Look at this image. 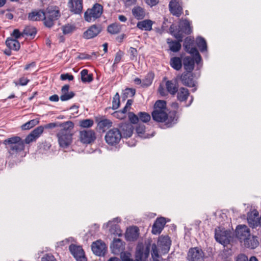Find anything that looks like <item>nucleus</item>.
<instances>
[{"label": "nucleus", "instance_id": "nucleus-56", "mask_svg": "<svg viewBox=\"0 0 261 261\" xmlns=\"http://www.w3.org/2000/svg\"><path fill=\"white\" fill-rule=\"evenodd\" d=\"M36 139L34 137V136L31 133L29 135H28L25 138L24 140H23L24 141V144H29L31 142H32L34 141H35Z\"/></svg>", "mask_w": 261, "mask_h": 261}, {"label": "nucleus", "instance_id": "nucleus-42", "mask_svg": "<svg viewBox=\"0 0 261 261\" xmlns=\"http://www.w3.org/2000/svg\"><path fill=\"white\" fill-rule=\"evenodd\" d=\"M135 89L126 88L122 91V99L125 100L128 97H132L135 95Z\"/></svg>", "mask_w": 261, "mask_h": 261}, {"label": "nucleus", "instance_id": "nucleus-38", "mask_svg": "<svg viewBox=\"0 0 261 261\" xmlns=\"http://www.w3.org/2000/svg\"><path fill=\"white\" fill-rule=\"evenodd\" d=\"M121 25L118 23H113L109 25L107 27V31L112 35L117 34L120 32Z\"/></svg>", "mask_w": 261, "mask_h": 261}, {"label": "nucleus", "instance_id": "nucleus-27", "mask_svg": "<svg viewBox=\"0 0 261 261\" xmlns=\"http://www.w3.org/2000/svg\"><path fill=\"white\" fill-rule=\"evenodd\" d=\"M139 236V229L137 226H133L128 229L125 233V238L127 241L136 240Z\"/></svg>", "mask_w": 261, "mask_h": 261}, {"label": "nucleus", "instance_id": "nucleus-40", "mask_svg": "<svg viewBox=\"0 0 261 261\" xmlns=\"http://www.w3.org/2000/svg\"><path fill=\"white\" fill-rule=\"evenodd\" d=\"M108 225H110V231L111 233L120 237L122 236V230L119 225L117 224H112V222L109 221L108 223Z\"/></svg>", "mask_w": 261, "mask_h": 261}, {"label": "nucleus", "instance_id": "nucleus-63", "mask_svg": "<svg viewBox=\"0 0 261 261\" xmlns=\"http://www.w3.org/2000/svg\"><path fill=\"white\" fill-rule=\"evenodd\" d=\"M60 123L58 124L57 123H49L44 125L43 127H44V129H51L57 126L60 127Z\"/></svg>", "mask_w": 261, "mask_h": 261}, {"label": "nucleus", "instance_id": "nucleus-60", "mask_svg": "<svg viewBox=\"0 0 261 261\" xmlns=\"http://www.w3.org/2000/svg\"><path fill=\"white\" fill-rule=\"evenodd\" d=\"M129 53L131 56V60H134V58H136L138 54L137 50L136 48L133 47H130L129 48Z\"/></svg>", "mask_w": 261, "mask_h": 261}, {"label": "nucleus", "instance_id": "nucleus-41", "mask_svg": "<svg viewBox=\"0 0 261 261\" xmlns=\"http://www.w3.org/2000/svg\"><path fill=\"white\" fill-rule=\"evenodd\" d=\"M154 76V75L153 72H148L145 76V79L142 80V87H146L149 86L152 83Z\"/></svg>", "mask_w": 261, "mask_h": 261}, {"label": "nucleus", "instance_id": "nucleus-8", "mask_svg": "<svg viewBox=\"0 0 261 261\" xmlns=\"http://www.w3.org/2000/svg\"><path fill=\"white\" fill-rule=\"evenodd\" d=\"M105 138L108 144L113 146L119 143L122 138V134L118 128H113L106 133Z\"/></svg>", "mask_w": 261, "mask_h": 261}, {"label": "nucleus", "instance_id": "nucleus-24", "mask_svg": "<svg viewBox=\"0 0 261 261\" xmlns=\"http://www.w3.org/2000/svg\"><path fill=\"white\" fill-rule=\"evenodd\" d=\"M178 117L177 116V112L175 110L171 111L167 114V118L165 121V125L166 127H171L176 124L178 121Z\"/></svg>", "mask_w": 261, "mask_h": 261}, {"label": "nucleus", "instance_id": "nucleus-58", "mask_svg": "<svg viewBox=\"0 0 261 261\" xmlns=\"http://www.w3.org/2000/svg\"><path fill=\"white\" fill-rule=\"evenodd\" d=\"M60 79L62 81H65L68 80L69 81H72L74 79V76L72 74L69 73L62 74L60 76Z\"/></svg>", "mask_w": 261, "mask_h": 261}, {"label": "nucleus", "instance_id": "nucleus-45", "mask_svg": "<svg viewBox=\"0 0 261 261\" xmlns=\"http://www.w3.org/2000/svg\"><path fill=\"white\" fill-rule=\"evenodd\" d=\"M166 101L163 100H157L154 105V109L158 111L166 110Z\"/></svg>", "mask_w": 261, "mask_h": 261}, {"label": "nucleus", "instance_id": "nucleus-47", "mask_svg": "<svg viewBox=\"0 0 261 261\" xmlns=\"http://www.w3.org/2000/svg\"><path fill=\"white\" fill-rule=\"evenodd\" d=\"M136 131L139 137L142 138H148V136L145 135V126L144 124H139L136 127Z\"/></svg>", "mask_w": 261, "mask_h": 261}, {"label": "nucleus", "instance_id": "nucleus-62", "mask_svg": "<svg viewBox=\"0 0 261 261\" xmlns=\"http://www.w3.org/2000/svg\"><path fill=\"white\" fill-rule=\"evenodd\" d=\"M125 7H129L135 4L137 2V0H123Z\"/></svg>", "mask_w": 261, "mask_h": 261}, {"label": "nucleus", "instance_id": "nucleus-2", "mask_svg": "<svg viewBox=\"0 0 261 261\" xmlns=\"http://www.w3.org/2000/svg\"><path fill=\"white\" fill-rule=\"evenodd\" d=\"M169 31L174 37L179 39V41H182L185 35H189L192 32V28L189 21L186 19L180 20L178 25L171 24Z\"/></svg>", "mask_w": 261, "mask_h": 261}, {"label": "nucleus", "instance_id": "nucleus-35", "mask_svg": "<svg viewBox=\"0 0 261 261\" xmlns=\"http://www.w3.org/2000/svg\"><path fill=\"white\" fill-rule=\"evenodd\" d=\"M196 44L198 47L199 50L201 53L206 51L207 50V43L206 40L201 36H198L196 38L195 40Z\"/></svg>", "mask_w": 261, "mask_h": 261}, {"label": "nucleus", "instance_id": "nucleus-61", "mask_svg": "<svg viewBox=\"0 0 261 261\" xmlns=\"http://www.w3.org/2000/svg\"><path fill=\"white\" fill-rule=\"evenodd\" d=\"M155 222L159 224L160 226H162L163 228H164L166 223V219L164 217L157 218Z\"/></svg>", "mask_w": 261, "mask_h": 261}, {"label": "nucleus", "instance_id": "nucleus-28", "mask_svg": "<svg viewBox=\"0 0 261 261\" xmlns=\"http://www.w3.org/2000/svg\"><path fill=\"white\" fill-rule=\"evenodd\" d=\"M182 57L183 55H181L179 57H174L170 60V65L172 68L176 71L180 70L182 67Z\"/></svg>", "mask_w": 261, "mask_h": 261}, {"label": "nucleus", "instance_id": "nucleus-21", "mask_svg": "<svg viewBox=\"0 0 261 261\" xmlns=\"http://www.w3.org/2000/svg\"><path fill=\"white\" fill-rule=\"evenodd\" d=\"M130 123H121L119 124V129L122 134V138L130 137L133 133L134 127Z\"/></svg>", "mask_w": 261, "mask_h": 261}, {"label": "nucleus", "instance_id": "nucleus-59", "mask_svg": "<svg viewBox=\"0 0 261 261\" xmlns=\"http://www.w3.org/2000/svg\"><path fill=\"white\" fill-rule=\"evenodd\" d=\"M63 33L64 34H68L73 31V27L71 25H65L63 27Z\"/></svg>", "mask_w": 261, "mask_h": 261}, {"label": "nucleus", "instance_id": "nucleus-4", "mask_svg": "<svg viewBox=\"0 0 261 261\" xmlns=\"http://www.w3.org/2000/svg\"><path fill=\"white\" fill-rule=\"evenodd\" d=\"M61 16L60 11L57 6H50L44 11V24L50 28L55 24V21Z\"/></svg>", "mask_w": 261, "mask_h": 261}, {"label": "nucleus", "instance_id": "nucleus-48", "mask_svg": "<svg viewBox=\"0 0 261 261\" xmlns=\"http://www.w3.org/2000/svg\"><path fill=\"white\" fill-rule=\"evenodd\" d=\"M120 103L119 94L117 92L113 98L112 109L114 110L117 109L120 106Z\"/></svg>", "mask_w": 261, "mask_h": 261}, {"label": "nucleus", "instance_id": "nucleus-20", "mask_svg": "<svg viewBox=\"0 0 261 261\" xmlns=\"http://www.w3.org/2000/svg\"><path fill=\"white\" fill-rule=\"evenodd\" d=\"M158 243L164 254L167 253L168 252L171 244V241L169 236H160L159 238Z\"/></svg>", "mask_w": 261, "mask_h": 261}, {"label": "nucleus", "instance_id": "nucleus-5", "mask_svg": "<svg viewBox=\"0 0 261 261\" xmlns=\"http://www.w3.org/2000/svg\"><path fill=\"white\" fill-rule=\"evenodd\" d=\"M191 56H184L182 57V66L184 72H192L194 69L195 64H196V70H200L202 67V59L201 57L200 61L197 59V55H191Z\"/></svg>", "mask_w": 261, "mask_h": 261}, {"label": "nucleus", "instance_id": "nucleus-6", "mask_svg": "<svg viewBox=\"0 0 261 261\" xmlns=\"http://www.w3.org/2000/svg\"><path fill=\"white\" fill-rule=\"evenodd\" d=\"M102 12V6L98 3H95L91 8L88 9L85 12L84 19L89 22L94 21L101 16Z\"/></svg>", "mask_w": 261, "mask_h": 261}, {"label": "nucleus", "instance_id": "nucleus-32", "mask_svg": "<svg viewBox=\"0 0 261 261\" xmlns=\"http://www.w3.org/2000/svg\"><path fill=\"white\" fill-rule=\"evenodd\" d=\"M176 94H177V99L180 102L186 101L190 96L189 90L184 87L178 89Z\"/></svg>", "mask_w": 261, "mask_h": 261}, {"label": "nucleus", "instance_id": "nucleus-34", "mask_svg": "<svg viewBox=\"0 0 261 261\" xmlns=\"http://www.w3.org/2000/svg\"><path fill=\"white\" fill-rule=\"evenodd\" d=\"M153 22L150 19H145L139 21L137 24V27L141 30L150 31L152 30Z\"/></svg>", "mask_w": 261, "mask_h": 261}, {"label": "nucleus", "instance_id": "nucleus-19", "mask_svg": "<svg viewBox=\"0 0 261 261\" xmlns=\"http://www.w3.org/2000/svg\"><path fill=\"white\" fill-rule=\"evenodd\" d=\"M68 7L72 13L80 14L83 10V0H69Z\"/></svg>", "mask_w": 261, "mask_h": 261}, {"label": "nucleus", "instance_id": "nucleus-18", "mask_svg": "<svg viewBox=\"0 0 261 261\" xmlns=\"http://www.w3.org/2000/svg\"><path fill=\"white\" fill-rule=\"evenodd\" d=\"M203 252L201 249L198 248H191L188 252L189 261H203Z\"/></svg>", "mask_w": 261, "mask_h": 261}, {"label": "nucleus", "instance_id": "nucleus-15", "mask_svg": "<svg viewBox=\"0 0 261 261\" xmlns=\"http://www.w3.org/2000/svg\"><path fill=\"white\" fill-rule=\"evenodd\" d=\"M102 30V27L100 24H92L84 32L83 37L86 39H92L96 37Z\"/></svg>", "mask_w": 261, "mask_h": 261}, {"label": "nucleus", "instance_id": "nucleus-46", "mask_svg": "<svg viewBox=\"0 0 261 261\" xmlns=\"http://www.w3.org/2000/svg\"><path fill=\"white\" fill-rule=\"evenodd\" d=\"M112 125V122L108 119H103L98 123V126L100 129H104L105 128H109Z\"/></svg>", "mask_w": 261, "mask_h": 261}, {"label": "nucleus", "instance_id": "nucleus-54", "mask_svg": "<svg viewBox=\"0 0 261 261\" xmlns=\"http://www.w3.org/2000/svg\"><path fill=\"white\" fill-rule=\"evenodd\" d=\"M11 36L14 37V39L17 40L21 37H23V32H20L18 29H14L11 34Z\"/></svg>", "mask_w": 261, "mask_h": 261}, {"label": "nucleus", "instance_id": "nucleus-26", "mask_svg": "<svg viewBox=\"0 0 261 261\" xmlns=\"http://www.w3.org/2000/svg\"><path fill=\"white\" fill-rule=\"evenodd\" d=\"M151 115L153 120L158 122H164L167 118L166 110L158 111L153 110Z\"/></svg>", "mask_w": 261, "mask_h": 261}, {"label": "nucleus", "instance_id": "nucleus-16", "mask_svg": "<svg viewBox=\"0 0 261 261\" xmlns=\"http://www.w3.org/2000/svg\"><path fill=\"white\" fill-rule=\"evenodd\" d=\"M91 249L93 253L97 256H104L107 252V247L101 240H97L93 242Z\"/></svg>", "mask_w": 261, "mask_h": 261}, {"label": "nucleus", "instance_id": "nucleus-13", "mask_svg": "<svg viewBox=\"0 0 261 261\" xmlns=\"http://www.w3.org/2000/svg\"><path fill=\"white\" fill-rule=\"evenodd\" d=\"M95 132L92 129H84L80 132V140L85 144H91L96 140Z\"/></svg>", "mask_w": 261, "mask_h": 261}, {"label": "nucleus", "instance_id": "nucleus-39", "mask_svg": "<svg viewBox=\"0 0 261 261\" xmlns=\"http://www.w3.org/2000/svg\"><path fill=\"white\" fill-rule=\"evenodd\" d=\"M81 81L84 83H91L93 80L92 74H88V70L86 69H83L81 71Z\"/></svg>", "mask_w": 261, "mask_h": 261}, {"label": "nucleus", "instance_id": "nucleus-53", "mask_svg": "<svg viewBox=\"0 0 261 261\" xmlns=\"http://www.w3.org/2000/svg\"><path fill=\"white\" fill-rule=\"evenodd\" d=\"M123 52L120 50H119L116 53L114 59V62L113 65V67L115 66V64H117L118 63L120 62L122 56H123Z\"/></svg>", "mask_w": 261, "mask_h": 261}, {"label": "nucleus", "instance_id": "nucleus-31", "mask_svg": "<svg viewBox=\"0 0 261 261\" xmlns=\"http://www.w3.org/2000/svg\"><path fill=\"white\" fill-rule=\"evenodd\" d=\"M177 41L173 40L170 38L167 39V43L169 45L170 50L173 53H177L181 49V44L182 41H179L178 39H176Z\"/></svg>", "mask_w": 261, "mask_h": 261}, {"label": "nucleus", "instance_id": "nucleus-51", "mask_svg": "<svg viewBox=\"0 0 261 261\" xmlns=\"http://www.w3.org/2000/svg\"><path fill=\"white\" fill-rule=\"evenodd\" d=\"M163 229V228L162 226H160L159 224L154 222L152 227L151 232L153 234H160Z\"/></svg>", "mask_w": 261, "mask_h": 261}, {"label": "nucleus", "instance_id": "nucleus-7", "mask_svg": "<svg viewBox=\"0 0 261 261\" xmlns=\"http://www.w3.org/2000/svg\"><path fill=\"white\" fill-rule=\"evenodd\" d=\"M215 238L217 242L226 246L230 243L231 239V232L228 230L221 229L220 227L216 228Z\"/></svg>", "mask_w": 261, "mask_h": 261}, {"label": "nucleus", "instance_id": "nucleus-22", "mask_svg": "<svg viewBox=\"0 0 261 261\" xmlns=\"http://www.w3.org/2000/svg\"><path fill=\"white\" fill-rule=\"evenodd\" d=\"M166 88L167 92L172 95H174L178 90V79L177 77L173 78L171 80H168L166 82Z\"/></svg>", "mask_w": 261, "mask_h": 261}, {"label": "nucleus", "instance_id": "nucleus-17", "mask_svg": "<svg viewBox=\"0 0 261 261\" xmlns=\"http://www.w3.org/2000/svg\"><path fill=\"white\" fill-rule=\"evenodd\" d=\"M235 234L238 239L244 241L250 237V229L245 225H239L236 227Z\"/></svg>", "mask_w": 261, "mask_h": 261}, {"label": "nucleus", "instance_id": "nucleus-64", "mask_svg": "<svg viewBox=\"0 0 261 261\" xmlns=\"http://www.w3.org/2000/svg\"><path fill=\"white\" fill-rule=\"evenodd\" d=\"M29 82V80L24 77L19 79V83L21 86H25Z\"/></svg>", "mask_w": 261, "mask_h": 261}, {"label": "nucleus", "instance_id": "nucleus-1", "mask_svg": "<svg viewBox=\"0 0 261 261\" xmlns=\"http://www.w3.org/2000/svg\"><path fill=\"white\" fill-rule=\"evenodd\" d=\"M60 127L62 129L57 134L59 145L61 147L67 148L72 142L73 134L71 130L73 128L74 124L68 121L60 123Z\"/></svg>", "mask_w": 261, "mask_h": 261}, {"label": "nucleus", "instance_id": "nucleus-33", "mask_svg": "<svg viewBox=\"0 0 261 261\" xmlns=\"http://www.w3.org/2000/svg\"><path fill=\"white\" fill-rule=\"evenodd\" d=\"M132 12L134 17L138 20L142 19L145 16V9L140 6H137L134 7L133 8Z\"/></svg>", "mask_w": 261, "mask_h": 261}, {"label": "nucleus", "instance_id": "nucleus-43", "mask_svg": "<svg viewBox=\"0 0 261 261\" xmlns=\"http://www.w3.org/2000/svg\"><path fill=\"white\" fill-rule=\"evenodd\" d=\"M39 123V120L37 119H32L26 122L21 126V129L23 130L30 129L37 125Z\"/></svg>", "mask_w": 261, "mask_h": 261}, {"label": "nucleus", "instance_id": "nucleus-14", "mask_svg": "<svg viewBox=\"0 0 261 261\" xmlns=\"http://www.w3.org/2000/svg\"><path fill=\"white\" fill-rule=\"evenodd\" d=\"M69 249L76 261L87 260L85 255L84 250L81 246L72 244L69 246Z\"/></svg>", "mask_w": 261, "mask_h": 261}, {"label": "nucleus", "instance_id": "nucleus-37", "mask_svg": "<svg viewBox=\"0 0 261 261\" xmlns=\"http://www.w3.org/2000/svg\"><path fill=\"white\" fill-rule=\"evenodd\" d=\"M37 30L35 27L33 26H26L23 31V37H30L33 39L37 34Z\"/></svg>", "mask_w": 261, "mask_h": 261}, {"label": "nucleus", "instance_id": "nucleus-23", "mask_svg": "<svg viewBox=\"0 0 261 261\" xmlns=\"http://www.w3.org/2000/svg\"><path fill=\"white\" fill-rule=\"evenodd\" d=\"M125 243L120 239H114L111 248L114 254H118L124 250Z\"/></svg>", "mask_w": 261, "mask_h": 261}, {"label": "nucleus", "instance_id": "nucleus-57", "mask_svg": "<svg viewBox=\"0 0 261 261\" xmlns=\"http://www.w3.org/2000/svg\"><path fill=\"white\" fill-rule=\"evenodd\" d=\"M41 261H57L55 257L50 254H46L41 258Z\"/></svg>", "mask_w": 261, "mask_h": 261}, {"label": "nucleus", "instance_id": "nucleus-29", "mask_svg": "<svg viewBox=\"0 0 261 261\" xmlns=\"http://www.w3.org/2000/svg\"><path fill=\"white\" fill-rule=\"evenodd\" d=\"M245 246L250 249H254L259 245L257 237L253 236L251 238L248 237L244 241Z\"/></svg>", "mask_w": 261, "mask_h": 261}, {"label": "nucleus", "instance_id": "nucleus-50", "mask_svg": "<svg viewBox=\"0 0 261 261\" xmlns=\"http://www.w3.org/2000/svg\"><path fill=\"white\" fill-rule=\"evenodd\" d=\"M75 93L73 91L64 93L60 96V99L62 101H67L72 98L75 96Z\"/></svg>", "mask_w": 261, "mask_h": 261}, {"label": "nucleus", "instance_id": "nucleus-10", "mask_svg": "<svg viewBox=\"0 0 261 261\" xmlns=\"http://www.w3.org/2000/svg\"><path fill=\"white\" fill-rule=\"evenodd\" d=\"M150 250V247L149 244L145 247L144 249L143 248H141L136 251L135 260L126 256H124L122 260V261H147L149 255Z\"/></svg>", "mask_w": 261, "mask_h": 261}, {"label": "nucleus", "instance_id": "nucleus-3", "mask_svg": "<svg viewBox=\"0 0 261 261\" xmlns=\"http://www.w3.org/2000/svg\"><path fill=\"white\" fill-rule=\"evenodd\" d=\"M3 144L11 155L21 152L24 149L23 140L18 136H13L6 139L3 141Z\"/></svg>", "mask_w": 261, "mask_h": 261}, {"label": "nucleus", "instance_id": "nucleus-9", "mask_svg": "<svg viewBox=\"0 0 261 261\" xmlns=\"http://www.w3.org/2000/svg\"><path fill=\"white\" fill-rule=\"evenodd\" d=\"M183 47L184 50L190 55H197L198 61H200L201 56L195 46L194 37H186L184 41Z\"/></svg>", "mask_w": 261, "mask_h": 261}, {"label": "nucleus", "instance_id": "nucleus-36", "mask_svg": "<svg viewBox=\"0 0 261 261\" xmlns=\"http://www.w3.org/2000/svg\"><path fill=\"white\" fill-rule=\"evenodd\" d=\"M6 45L10 49L18 51L20 47V45L18 40L13 39L11 38H8L6 41Z\"/></svg>", "mask_w": 261, "mask_h": 261}, {"label": "nucleus", "instance_id": "nucleus-52", "mask_svg": "<svg viewBox=\"0 0 261 261\" xmlns=\"http://www.w3.org/2000/svg\"><path fill=\"white\" fill-rule=\"evenodd\" d=\"M151 256L153 259V258H158L159 257L158 247L155 243H153L151 245Z\"/></svg>", "mask_w": 261, "mask_h": 261}, {"label": "nucleus", "instance_id": "nucleus-11", "mask_svg": "<svg viewBox=\"0 0 261 261\" xmlns=\"http://www.w3.org/2000/svg\"><path fill=\"white\" fill-rule=\"evenodd\" d=\"M129 120L133 124H137L140 121L143 123L149 122L151 119L150 115L145 112H140L137 115L129 112L128 114Z\"/></svg>", "mask_w": 261, "mask_h": 261}, {"label": "nucleus", "instance_id": "nucleus-44", "mask_svg": "<svg viewBox=\"0 0 261 261\" xmlns=\"http://www.w3.org/2000/svg\"><path fill=\"white\" fill-rule=\"evenodd\" d=\"M94 124V121L91 119H83L80 121L79 125L82 128H90Z\"/></svg>", "mask_w": 261, "mask_h": 261}, {"label": "nucleus", "instance_id": "nucleus-55", "mask_svg": "<svg viewBox=\"0 0 261 261\" xmlns=\"http://www.w3.org/2000/svg\"><path fill=\"white\" fill-rule=\"evenodd\" d=\"M235 261H248V257L245 254L241 253L236 257Z\"/></svg>", "mask_w": 261, "mask_h": 261}, {"label": "nucleus", "instance_id": "nucleus-49", "mask_svg": "<svg viewBox=\"0 0 261 261\" xmlns=\"http://www.w3.org/2000/svg\"><path fill=\"white\" fill-rule=\"evenodd\" d=\"M44 127L42 125L39 126L31 132L32 134L37 139L42 134Z\"/></svg>", "mask_w": 261, "mask_h": 261}, {"label": "nucleus", "instance_id": "nucleus-25", "mask_svg": "<svg viewBox=\"0 0 261 261\" xmlns=\"http://www.w3.org/2000/svg\"><path fill=\"white\" fill-rule=\"evenodd\" d=\"M169 8L173 15L179 17L181 15L182 9L177 0H171L169 3Z\"/></svg>", "mask_w": 261, "mask_h": 261}, {"label": "nucleus", "instance_id": "nucleus-12", "mask_svg": "<svg viewBox=\"0 0 261 261\" xmlns=\"http://www.w3.org/2000/svg\"><path fill=\"white\" fill-rule=\"evenodd\" d=\"M194 74L193 72H184L180 76V80L182 84L188 87H193L192 90L193 92L196 91V82L194 80Z\"/></svg>", "mask_w": 261, "mask_h": 261}, {"label": "nucleus", "instance_id": "nucleus-30", "mask_svg": "<svg viewBox=\"0 0 261 261\" xmlns=\"http://www.w3.org/2000/svg\"><path fill=\"white\" fill-rule=\"evenodd\" d=\"M44 11L42 10L32 11L28 14V19L31 21H44Z\"/></svg>", "mask_w": 261, "mask_h": 261}]
</instances>
